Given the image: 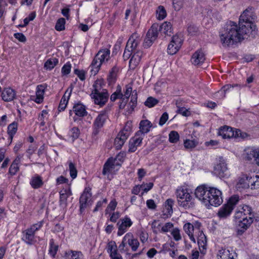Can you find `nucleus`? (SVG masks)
<instances>
[{"label": "nucleus", "instance_id": "57", "mask_svg": "<svg viewBox=\"0 0 259 259\" xmlns=\"http://www.w3.org/2000/svg\"><path fill=\"white\" fill-rule=\"evenodd\" d=\"M71 65L69 62L64 64L61 69V73L63 75H68L71 71Z\"/></svg>", "mask_w": 259, "mask_h": 259}, {"label": "nucleus", "instance_id": "54", "mask_svg": "<svg viewBox=\"0 0 259 259\" xmlns=\"http://www.w3.org/2000/svg\"><path fill=\"white\" fill-rule=\"evenodd\" d=\"M171 234L174 240L176 241H180L182 239L180 230L178 228H174L171 232Z\"/></svg>", "mask_w": 259, "mask_h": 259}, {"label": "nucleus", "instance_id": "41", "mask_svg": "<svg viewBox=\"0 0 259 259\" xmlns=\"http://www.w3.org/2000/svg\"><path fill=\"white\" fill-rule=\"evenodd\" d=\"M123 97V95L121 92V87L118 85L117 87L116 91L111 95L110 100L112 102H114L117 99H122Z\"/></svg>", "mask_w": 259, "mask_h": 259}, {"label": "nucleus", "instance_id": "15", "mask_svg": "<svg viewBox=\"0 0 259 259\" xmlns=\"http://www.w3.org/2000/svg\"><path fill=\"white\" fill-rule=\"evenodd\" d=\"M132 224V221L127 217L120 219L117 224V226H118L117 235L121 236L123 235L127 231V229L130 228Z\"/></svg>", "mask_w": 259, "mask_h": 259}, {"label": "nucleus", "instance_id": "25", "mask_svg": "<svg viewBox=\"0 0 259 259\" xmlns=\"http://www.w3.org/2000/svg\"><path fill=\"white\" fill-rule=\"evenodd\" d=\"M115 161L116 159H113V157H110L107 159L103 166L102 171L103 175H106L111 172L115 168Z\"/></svg>", "mask_w": 259, "mask_h": 259}, {"label": "nucleus", "instance_id": "47", "mask_svg": "<svg viewBox=\"0 0 259 259\" xmlns=\"http://www.w3.org/2000/svg\"><path fill=\"white\" fill-rule=\"evenodd\" d=\"M180 139L179 133L175 131H171L168 135V140L171 143H177Z\"/></svg>", "mask_w": 259, "mask_h": 259}, {"label": "nucleus", "instance_id": "18", "mask_svg": "<svg viewBox=\"0 0 259 259\" xmlns=\"http://www.w3.org/2000/svg\"><path fill=\"white\" fill-rule=\"evenodd\" d=\"M35 233L30 228H27L22 232V240L28 245L34 244L36 240Z\"/></svg>", "mask_w": 259, "mask_h": 259}, {"label": "nucleus", "instance_id": "3", "mask_svg": "<svg viewBox=\"0 0 259 259\" xmlns=\"http://www.w3.org/2000/svg\"><path fill=\"white\" fill-rule=\"evenodd\" d=\"M141 41V38L137 33H133L130 37L126 47L133 53L129 61V67L134 69L141 61L143 53L139 49V45Z\"/></svg>", "mask_w": 259, "mask_h": 259}, {"label": "nucleus", "instance_id": "43", "mask_svg": "<svg viewBox=\"0 0 259 259\" xmlns=\"http://www.w3.org/2000/svg\"><path fill=\"white\" fill-rule=\"evenodd\" d=\"M235 88H237V90H239L241 89V85L238 84H226L222 87L221 91L225 94L228 92H232Z\"/></svg>", "mask_w": 259, "mask_h": 259}, {"label": "nucleus", "instance_id": "20", "mask_svg": "<svg viewBox=\"0 0 259 259\" xmlns=\"http://www.w3.org/2000/svg\"><path fill=\"white\" fill-rule=\"evenodd\" d=\"M205 60V55L201 49L197 50L191 57V62L195 65L201 64Z\"/></svg>", "mask_w": 259, "mask_h": 259}, {"label": "nucleus", "instance_id": "37", "mask_svg": "<svg viewBox=\"0 0 259 259\" xmlns=\"http://www.w3.org/2000/svg\"><path fill=\"white\" fill-rule=\"evenodd\" d=\"M217 256L218 259H231L234 257L232 253H230L228 249H220Z\"/></svg>", "mask_w": 259, "mask_h": 259}, {"label": "nucleus", "instance_id": "60", "mask_svg": "<svg viewBox=\"0 0 259 259\" xmlns=\"http://www.w3.org/2000/svg\"><path fill=\"white\" fill-rule=\"evenodd\" d=\"M177 112L178 114L185 117H188L191 115L190 111L185 107H179Z\"/></svg>", "mask_w": 259, "mask_h": 259}, {"label": "nucleus", "instance_id": "36", "mask_svg": "<svg viewBox=\"0 0 259 259\" xmlns=\"http://www.w3.org/2000/svg\"><path fill=\"white\" fill-rule=\"evenodd\" d=\"M83 255L80 251L69 250L65 254V259H80Z\"/></svg>", "mask_w": 259, "mask_h": 259}, {"label": "nucleus", "instance_id": "10", "mask_svg": "<svg viewBox=\"0 0 259 259\" xmlns=\"http://www.w3.org/2000/svg\"><path fill=\"white\" fill-rule=\"evenodd\" d=\"M210 187L206 184H203L198 186L195 191V195L196 197L202 203H203L205 206L207 205V197L209 196L207 195V192L209 190Z\"/></svg>", "mask_w": 259, "mask_h": 259}, {"label": "nucleus", "instance_id": "24", "mask_svg": "<svg viewBox=\"0 0 259 259\" xmlns=\"http://www.w3.org/2000/svg\"><path fill=\"white\" fill-rule=\"evenodd\" d=\"M218 135L223 139H230L233 137L234 128L228 126H224L220 128Z\"/></svg>", "mask_w": 259, "mask_h": 259}, {"label": "nucleus", "instance_id": "55", "mask_svg": "<svg viewBox=\"0 0 259 259\" xmlns=\"http://www.w3.org/2000/svg\"><path fill=\"white\" fill-rule=\"evenodd\" d=\"M183 229L188 235H190L193 233L194 226L190 223H187L184 225Z\"/></svg>", "mask_w": 259, "mask_h": 259}, {"label": "nucleus", "instance_id": "59", "mask_svg": "<svg viewBox=\"0 0 259 259\" xmlns=\"http://www.w3.org/2000/svg\"><path fill=\"white\" fill-rule=\"evenodd\" d=\"M184 0H172V5L175 11H179L183 7Z\"/></svg>", "mask_w": 259, "mask_h": 259}, {"label": "nucleus", "instance_id": "32", "mask_svg": "<svg viewBox=\"0 0 259 259\" xmlns=\"http://www.w3.org/2000/svg\"><path fill=\"white\" fill-rule=\"evenodd\" d=\"M73 111L75 115L79 117H83L87 115L85 106L80 103L75 104L73 106Z\"/></svg>", "mask_w": 259, "mask_h": 259}, {"label": "nucleus", "instance_id": "42", "mask_svg": "<svg viewBox=\"0 0 259 259\" xmlns=\"http://www.w3.org/2000/svg\"><path fill=\"white\" fill-rule=\"evenodd\" d=\"M80 134V130L77 127H73L68 132V135L71 138L73 142L78 138Z\"/></svg>", "mask_w": 259, "mask_h": 259}, {"label": "nucleus", "instance_id": "50", "mask_svg": "<svg viewBox=\"0 0 259 259\" xmlns=\"http://www.w3.org/2000/svg\"><path fill=\"white\" fill-rule=\"evenodd\" d=\"M65 22V19L63 18L58 19L55 25L56 30L59 31L64 30Z\"/></svg>", "mask_w": 259, "mask_h": 259}, {"label": "nucleus", "instance_id": "9", "mask_svg": "<svg viewBox=\"0 0 259 259\" xmlns=\"http://www.w3.org/2000/svg\"><path fill=\"white\" fill-rule=\"evenodd\" d=\"M108 108H106L101 111L94 120L93 124V136H97L99 133L101 128L104 126L108 118Z\"/></svg>", "mask_w": 259, "mask_h": 259}, {"label": "nucleus", "instance_id": "52", "mask_svg": "<svg viewBox=\"0 0 259 259\" xmlns=\"http://www.w3.org/2000/svg\"><path fill=\"white\" fill-rule=\"evenodd\" d=\"M132 130V122H127L123 127V128L120 131L119 133H122V134H125L126 137H128L130 135L131 132Z\"/></svg>", "mask_w": 259, "mask_h": 259}, {"label": "nucleus", "instance_id": "23", "mask_svg": "<svg viewBox=\"0 0 259 259\" xmlns=\"http://www.w3.org/2000/svg\"><path fill=\"white\" fill-rule=\"evenodd\" d=\"M250 184L251 185L250 177L242 176L239 178L236 184V188L238 190L241 191L242 189L248 188Z\"/></svg>", "mask_w": 259, "mask_h": 259}, {"label": "nucleus", "instance_id": "16", "mask_svg": "<svg viewBox=\"0 0 259 259\" xmlns=\"http://www.w3.org/2000/svg\"><path fill=\"white\" fill-rule=\"evenodd\" d=\"M107 250L111 259H123L119 253L120 252L119 250H118L115 242L112 241L109 242L107 244Z\"/></svg>", "mask_w": 259, "mask_h": 259}, {"label": "nucleus", "instance_id": "56", "mask_svg": "<svg viewBox=\"0 0 259 259\" xmlns=\"http://www.w3.org/2000/svg\"><path fill=\"white\" fill-rule=\"evenodd\" d=\"M70 194L71 193L67 191L66 190H64L63 192L61 191L60 193V201L61 203H65Z\"/></svg>", "mask_w": 259, "mask_h": 259}, {"label": "nucleus", "instance_id": "13", "mask_svg": "<svg viewBox=\"0 0 259 259\" xmlns=\"http://www.w3.org/2000/svg\"><path fill=\"white\" fill-rule=\"evenodd\" d=\"M249 217H254L252 208L249 205H243L237 208L235 213L234 218L235 219H242L243 218H249Z\"/></svg>", "mask_w": 259, "mask_h": 259}, {"label": "nucleus", "instance_id": "22", "mask_svg": "<svg viewBox=\"0 0 259 259\" xmlns=\"http://www.w3.org/2000/svg\"><path fill=\"white\" fill-rule=\"evenodd\" d=\"M139 126L140 130L136 134L143 137L145 134L150 131V128L152 126V124L147 119L143 120L140 121Z\"/></svg>", "mask_w": 259, "mask_h": 259}, {"label": "nucleus", "instance_id": "38", "mask_svg": "<svg viewBox=\"0 0 259 259\" xmlns=\"http://www.w3.org/2000/svg\"><path fill=\"white\" fill-rule=\"evenodd\" d=\"M18 128V123L16 121H14L12 123L10 124L8 126L7 133L9 136V138L12 141L14 136L17 132Z\"/></svg>", "mask_w": 259, "mask_h": 259}, {"label": "nucleus", "instance_id": "62", "mask_svg": "<svg viewBox=\"0 0 259 259\" xmlns=\"http://www.w3.org/2000/svg\"><path fill=\"white\" fill-rule=\"evenodd\" d=\"M44 221H41L31 225L29 228L33 231L35 233L39 230L42 226Z\"/></svg>", "mask_w": 259, "mask_h": 259}, {"label": "nucleus", "instance_id": "28", "mask_svg": "<svg viewBox=\"0 0 259 259\" xmlns=\"http://www.w3.org/2000/svg\"><path fill=\"white\" fill-rule=\"evenodd\" d=\"M110 51L108 49L100 50L96 55L97 58L102 62V63H105L110 58Z\"/></svg>", "mask_w": 259, "mask_h": 259}, {"label": "nucleus", "instance_id": "33", "mask_svg": "<svg viewBox=\"0 0 259 259\" xmlns=\"http://www.w3.org/2000/svg\"><path fill=\"white\" fill-rule=\"evenodd\" d=\"M22 157V156L21 155H18L15 160L13 161V163L11 165L9 172L12 176L15 175L16 172L18 171L19 167L18 166L19 163L20 162L21 159Z\"/></svg>", "mask_w": 259, "mask_h": 259}, {"label": "nucleus", "instance_id": "30", "mask_svg": "<svg viewBox=\"0 0 259 259\" xmlns=\"http://www.w3.org/2000/svg\"><path fill=\"white\" fill-rule=\"evenodd\" d=\"M71 90L69 92H68V90H66L65 94L62 97L58 107V110L59 111H63L66 108L68 100L71 95Z\"/></svg>", "mask_w": 259, "mask_h": 259}, {"label": "nucleus", "instance_id": "58", "mask_svg": "<svg viewBox=\"0 0 259 259\" xmlns=\"http://www.w3.org/2000/svg\"><path fill=\"white\" fill-rule=\"evenodd\" d=\"M131 102L132 103V105L131 106V108L132 110H134L135 107L137 105V93L136 90L133 91V94H132Z\"/></svg>", "mask_w": 259, "mask_h": 259}, {"label": "nucleus", "instance_id": "29", "mask_svg": "<svg viewBox=\"0 0 259 259\" xmlns=\"http://www.w3.org/2000/svg\"><path fill=\"white\" fill-rule=\"evenodd\" d=\"M102 64H103L102 62L95 56L90 66L91 68L92 74L96 75L99 72Z\"/></svg>", "mask_w": 259, "mask_h": 259}, {"label": "nucleus", "instance_id": "26", "mask_svg": "<svg viewBox=\"0 0 259 259\" xmlns=\"http://www.w3.org/2000/svg\"><path fill=\"white\" fill-rule=\"evenodd\" d=\"M197 243L201 252L203 253L206 249L207 239L203 232L199 231L197 237Z\"/></svg>", "mask_w": 259, "mask_h": 259}, {"label": "nucleus", "instance_id": "63", "mask_svg": "<svg viewBox=\"0 0 259 259\" xmlns=\"http://www.w3.org/2000/svg\"><path fill=\"white\" fill-rule=\"evenodd\" d=\"M117 206V202L115 200L110 201L108 204L107 208L106 209V214L108 213L109 210L114 211Z\"/></svg>", "mask_w": 259, "mask_h": 259}, {"label": "nucleus", "instance_id": "35", "mask_svg": "<svg viewBox=\"0 0 259 259\" xmlns=\"http://www.w3.org/2000/svg\"><path fill=\"white\" fill-rule=\"evenodd\" d=\"M118 68L116 66L112 67L107 77V80L109 85L113 84L116 79V74L118 72Z\"/></svg>", "mask_w": 259, "mask_h": 259}, {"label": "nucleus", "instance_id": "1", "mask_svg": "<svg viewBox=\"0 0 259 259\" xmlns=\"http://www.w3.org/2000/svg\"><path fill=\"white\" fill-rule=\"evenodd\" d=\"M257 16L254 9L248 8L239 17L238 28L237 24L230 21L220 32L221 41L224 46H230L242 39L253 38L256 34L254 22Z\"/></svg>", "mask_w": 259, "mask_h": 259}, {"label": "nucleus", "instance_id": "39", "mask_svg": "<svg viewBox=\"0 0 259 259\" xmlns=\"http://www.w3.org/2000/svg\"><path fill=\"white\" fill-rule=\"evenodd\" d=\"M59 246L58 245L55 244V241L53 239L50 240V247L49 253L51 256L55 257L58 250Z\"/></svg>", "mask_w": 259, "mask_h": 259}, {"label": "nucleus", "instance_id": "61", "mask_svg": "<svg viewBox=\"0 0 259 259\" xmlns=\"http://www.w3.org/2000/svg\"><path fill=\"white\" fill-rule=\"evenodd\" d=\"M174 226L172 223L168 222L165 223L161 229L160 232L166 233L168 232Z\"/></svg>", "mask_w": 259, "mask_h": 259}, {"label": "nucleus", "instance_id": "8", "mask_svg": "<svg viewBox=\"0 0 259 259\" xmlns=\"http://www.w3.org/2000/svg\"><path fill=\"white\" fill-rule=\"evenodd\" d=\"M207 195H209L206 206L207 208H209L211 206H218L223 202L222 192L215 187H210Z\"/></svg>", "mask_w": 259, "mask_h": 259}, {"label": "nucleus", "instance_id": "49", "mask_svg": "<svg viewBox=\"0 0 259 259\" xmlns=\"http://www.w3.org/2000/svg\"><path fill=\"white\" fill-rule=\"evenodd\" d=\"M158 102L159 101L157 99L152 97H149L147 99L144 104L149 108H152L157 105Z\"/></svg>", "mask_w": 259, "mask_h": 259}, {"label": "nucleus", "instance_id": "7", "mask_svg": "<svg viewBox=\"0 0 259 259\" xmlns=\"http://www.w3.org/2000/svg\"><path fill=\"white\" fill-rule=\"evenodd\" d=\"M239 200V197L237 195L231 197L227 202L219 209L217 212L218 217L221 219H226L229 217Z\"/></svg>", "mask_w": 259, "mask_h": 259}, {"label": "nucleus", "instance_id": "6", "mask_svg": "<svg viewBox=\"0 0 259 259\" xmlns=\"http://www.w3.org/2000/svg\"><path fill=\"white\" fill-rule=\"evenodd\" d=\"M127 244L131 247L133 251H136L140 245V243L137 239L134 238L132 233H127L124 236L118 248L121 253H125L127 256H130L131 253L129 252Z\"/></svg>", "mask_w": 259, "mask_h": 259}, {"label": "nucleus", "instance_id": "34", "mask_svg": "<svg viewBox=\"0 0 259 259\" xmlns=\"http://www.w3.org/2000/svg\"><path fill=\"white\" fill-rule=\"evenodd\" d=\"M44 93L45 88L44 85L41 84L37 85L36 91V98L34 100L36 103L40 104L42 102Z\"/></svg>", "mask_w": 259, "mask_h": 259}, {"label": "nucleus", "instance_id": "40", "mask_svg": "<svg viewBox=\"0 0 259 259\" xmlns=\"http://www.w3.org/2000/svg\"><path fill=\"white\" fill-rule=\"evenodd\" d=\"M58 63V60L56 58L48 59L44 64V67L46 69L52 70Z\"/></svg>", "mask_w": 259, "mask_h": 259}, {"label": "nucleus", "instance_id": "21", "mask_svg": "<svg viewBox=\"0 0 259 259\" xmlns=\"http://www.w3.org/2000/svg\"><path fill=\"white\" fill-rule=\"evenodd\" d=\"M16 96L15 91L11 88H6L2 92V98L5 102L12 101L15 98Z\"/></svg>", "mask_w": 259, "mask_h": 259}, {"label": "nucleus", "instance_id": "31", "mask_svg": "<svg viewBox=\"0 0 259 259\" xmlns=\"http://www.w3.org/2000/svg\"><path fill=\"white\" fill-rule=\"evenodd\" d=\"M30 184L33 189H38L44 185L42 179L40 176L35 175L31 178Z\"/></svg>", "mask_w": 259, "mask_h": 259}, {"label": "nucleus", "instance_id": "12", "mask_svg": "<svg viewBox=\"0 0 259 259\" xmlns=\"http://www.w3.org/2000/svg\"><path fill=\"white\" fill-rule=\"evenodd\" d=\"M183 40L182 37L176 34L174 35L167 47V53L169 55L175 54L181 47Z\"/></svg>", "mask_w": 259, "mask_h": 259}, {"label": "nucleus", "instance_id": "44", "mask_svg": "<svg viewBox=\"0 0 259 259\" xmlns=\"http://www.w3.org/2000/svg\"><path fill=\"white\" fill-rule=\"evenodd\" d=\"M157 18L158 20H163L166 16V12L164 7L162 6L158 7L156 10Z\"/></svg>", "mask_w": 259, "mask_h": 259}, {"label": "nucleus", "instance_id": "27", "mask_svg": "<svg viewBox=\"0 0 259 259\" xmlns=\"http://www.w3.org/2000/svg\"><path fill=\"white\" fill-rule=\"evenodd\" d=\"M127 138L125 134L119 133L114 140V145L115 148L117 150L120 149Z\"/></svg>", "mask_w": 259, "mask_h": 259}, {"label": "nucleus", "instance_id": "64", "mask_svg": "<svg viewBox=\"0 0 259 259\" xmlns=\"http://www.w3.org/2000/svg\"><path fill=\"white\" fill-rule=\"evenodd\" d=\"M74 73L81 80H84L85 78V72L83 70H80L78 69H75L74 70Z\"/></svg>", "mask_w": 259, "mask_h": 259}, {"label": "nucleus", "instance_id": "45", "mask_svg": "<svg viewBox=\"0 0 259 259\" xmlns=\"http://www.w3.org/2000/svg\"><path fill=\"white\" fill-rule=\"evenodd\" d=\"M198 142L195 140H190L186 139L184 141V146L185 149L191 150L197 146Z\"/></svg>", "mask_w": 259, "mask_h": 259}, {"label": "nucleus", "instance_id": "17", "mask_svg": "<svg viewBox=\"0 0 259 259\" xmlns=\"http://www.w3.org/2000/svg\"><path fill=\"white\" fill-rule=\"evenodd\" d=\"M254 217L249 218H243L242 219H236L238 220V227L239 229L238 230V234H242L244 233L251 225L253 222Z\"/></svg>", "mask_w": 259, "mask_h": 259}, {"label": "nucleus", "instance_id": "19", "mask_svg": "<svg viewBox=\"0 0 259 259\" xmlns=\"http://www.w3.org/2000/svg\"><path fill=\"white\" fill-rule=\"evenodd\" d=\"M143 139V137L136 134L134 137L131 139L129 142L128 152L131 153L135 152L137 147L141 145Z\"/></svg>", "mask_w": 259, "mask_h": 259}, {"label": "nucleus", "instance_id": "5", "mask_svg": "<svg viewBox=\"0 0 259 259\" xmlns=\"http://www.w3.org/2000/svg\"><path fill=\"white\" fill-rule=\"evenodd\" d=\"M176 195L178 205L185 209L193 207V197L189 192V189L185 187L178 188L176 191Z\"/></svg>", "mask_w": 259, "mask_h": 259}, {"label": "nucleus", "instance_id": "48", "mask_svg": "<svg viewBox=\"0 0 259 259\" xmlns=\"http://www.w3.org/2000/svg\"><path fill=\"white\" fill-rule=\"evenodd\" d=\"M133 92L132 84H126L125 87V89L123 90L124 94H123V97L122 99L128 101L129 97L131 96V94H133Z\"/></svg>", "mask_w": 259, "mask_h": 259}, {"label": "nucleus", "instance_id": "11", "mask_svg": "<svg viewBox=\"0 0 259 259\" xmlns=\"http://www.w3.org/2000/svg\"><path fill=\"white\" fill-rule=\"evenodd\" d=\"M91 189L89 187L85 188L79 198L80 211L83 212L85 208L90 205H92Z\"/></svg>", "mask_w": 259, "mask_h": 259}, {"label": "nucleus", "instance_id": "14", "mask_svg": "<svg viewBox=\"0 0 259 259\" xmlns=\"http://www.w3.org/2000/svg\"><path fill=\"white\" fill-rule=\"evenodd\" d=\"M228 168L225 160L222 157H219L217 164L214 167V172L220 178L227 176Z\"/></svg>", "mask_w": 259, "mask_h": 259}, {"label": "nucleus", "instance_id": "46", "mask_svg": "<svg viewBox=\"0 0 259 259\" xmlns=\"http://www.w3.org/2000/svg\"><path fill=\"white\" fill-rule=\"evenodd\" d=\"M174 204V200L172 199L169 198L165 201V208L166 210L165 213L170 215L172 212V206Z\"/></svg>", "mask_w": 259, "mask_h": 259}, {"label": "nucleus", "instance_id": "4", "mask_svg": "<svg viewBox=\"0 0 259 259\" xmlns=\"http://www.w3.org/2000/svg\"><path fill=\"white\" fill-rule=\"evenodd\" d=\"M90 96L95 104L102 107L107 102L109 95L108 91L103 88L101 81L96 80L93 85Z\"/></svg>", "mask_w": 259, "mask_h": 259}, {"label": "nucleus", "instance_id": "2", "mask_svg": "<svg viewBox=\"0 0 259 259\" xmlns=\"http://www.w3.org/2000/svg\"><path fill=\"white\" fill-rule=\"evenodd\" d=\"M166 35L170 36L172 34V25L170 22H165L160 26L157 23L153 24L148 30L143 45L145 48L150 47L157 39L158 32Z\"/></svg>", "mask_w": 259, "mask_h": 259}, {"label": "nucleus", "instance_id": "51", "mask_svg": "<svg viewBox=\"0 0 259 259\" xmlns=\"http://www.w3.org/2000/svg\"><path fill=\"white\" fill-rule=\"evenodd\" d=\"M251 183V189H255L259 188V176L255 175V176L250 177Z\"/></svg>", "mask_w": 259, "mask_h": 259}, {"label": "nucleus", "instance_id": "53", "mask_svg": "<svg viewBox=\"0 0 259 259\" xmlns=\"http://www.w3.org/2000/svg\"><path fill=\"white\" fill-rule=\"evenodd\" d=\"M69 170L70 177L73 179H75L77 177V171L74 164L71 161L69 162Z\"/></svg>", "mask_w": 259, "mask_h": 259}]
</instances>
